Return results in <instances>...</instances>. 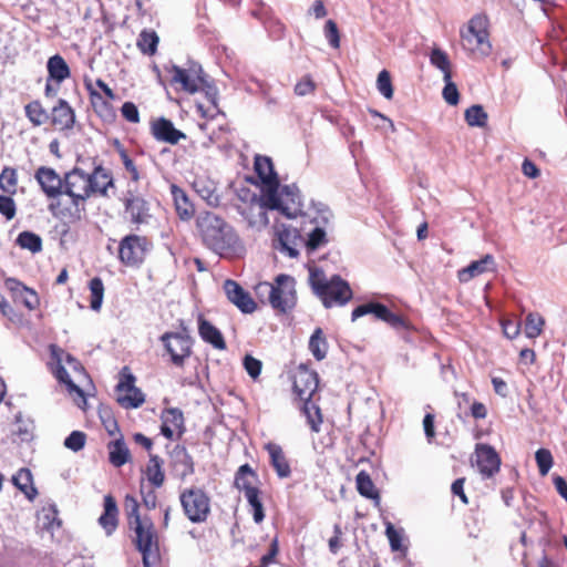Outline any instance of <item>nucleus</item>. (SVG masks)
<instances>
[{
	"label": "nucleus",
	"instance_id": "f257e3e1",
	"mask_svg": "<svg viewBox=\"0 0 567 567\" xmlns=\"http://www.w3.org/2000/svg\"><path fill=\"white\" fill-rule=\"evenodd\" d=\"M113 186V178L109 171L96 165L91 173L80 167L64 174L62 195L71 199L70 207H62L61 199L49 204V212L64 223V225L80 221L85 213V203L92 194H106L109 187Z\"/></svg>",
	"mask_w": 567,
	"mask_h": 567
},
{
	"label": "nucleus",
	"instance_id": "f03ea898",
	"mask_svg": "<svg viewBox=\"0 0 567 567\" xmlns=\"http://www.w3.org/2000/svg\"><path fill=\"white\" fill-rule=\"evenodd\" d=\"M278 210L287 218H296L302 212V200L298 187L284 185L281 195H275V203L268 200V193H261L259 197L252 195L249 203L238 206L239 214L252 228H264L269 224L267 210Z\"/></svg>",
	"mask_w": 567,
	"mask_h": 567
},
{
	"label": "nucleus",
	"instance_id": "7ed1b4c3",
	"mask_svg": "<svg viewBox=\"0 0 567 567\" xmlns=\"http://www.w3.org/2000/svg\"><path fill=\"white\" fill-rule=\"evenodd\" d=\"M196 229L203 244L223 258L240 257L245 246L235 228L213 212H200L196 216Z\"/></svg>",
	"mask_w": 567,
	"mask_h": 567
},
{
	"label": "nucleus",
	"instance_id": "20e7f679",
	"mask_svg": "<svg viewBox=\"0 0 567 567\" xmlns=\"http://www.w3.org/2000/svg\"><path fill=\"white\" fill-rule=\"evenodd\" d=\"M309 284L315 295L322 301L326 308L344 306L353 296L348 281L339 275H333L328 279L319 268L310 269Z\"/></svg>",
	"mask_w": 567,
	"mask_h": 567
},
{
	"label": "nucleus",
	"instance_id": "39448f33",
	"mask_svg": "<svg viewBox=\"0 0 567 567\" xmlns=\"http://www.w3.org/2000/svg\"><path fill=\"white\" fill-rule=\"evenodd\" d=\"M256 292L259 297L267 295L272 309L280 313L291 311L297 303L296 281L289 275H278L272 284L260 282Z\"/></svg>",
	"mask_w": 567,
	"mask_h": 567
},
{
	"label": "nucleus",
	"instance_id": "423d86ee",
	"mask_svg": "<svg viewBox=\"0 0 567 567\" xmlns=\"http://www.w3.org/2000/svg\"><path fill=\"white\" fill-rule=\"evenodd\" d=\"M179 502L185 516L195 524L207 520L210 513V498L200 487L192 486L181 491Z\"/></svg>",
	"mask_w": 567,
	"mask_h": 567
},
{
	"label": "nucleus",
	"instance_id": "0eeeda50",
	"mask_svg": "<svg viewBox=\"0 0 567 567\" xmlns=\"http://www.w3.org/2000/svg\"><path fill=\"white\" fill-rule=\"evenodd\" d=\"M488 18L485 14H475L468 21L467 30L462 32L463 45L481 56H486L492 51L488 40Z\"/></svg>",
	"mask_w": 567,
	"mask_h": 567
},
{
	"label": "nucleus",
	"instance_id": "6e6552de",
	"mask_svg": "<svg viewBox=\"0 0 567 567\" xmlns=\"http://www.w3.org/2000/svg\"><path fill=\"white\" fill-rule=\"evenodd\" d=\"M130 527L135 533V545L142 554L144 567H155L158 560V547L153 523L144 518L142 523Z\"/></svg>",
	"mask_w": 567,
	"mask_h": 567
},
{
	"label": "nucleus",
	"instance_id": "1a4fd4ad",
	"mask_svg": "<svg viewBox=\"0 0 567 567\" xmlns=\"http://www.w3.org/2000/svg\"><path fill=\"white\" fill-rule=\"evenodd\" d=\"M168 72L171 73L172 84H178L181 89L189 94H194L200 90L203 78L205 76L202 65L197 62L189 61L187 66H178L173 64Z\"/></svg>",
	"mask_w": 567,
	"mask_h": 567
},
{
	"label": "nucleus",
	"instance_id": "9d476101",
	"mask_svg": "<svg viewBox=\"0 0 567 567\" xmlns=\"http://www.w3.org/2000/svg\"><path fill=\"white\" fill-rule=\"evenodd\" d=\"M150 241L146 237L131 234L121 239L118 244V259L128 267L143 262L148 250Z\"/></svg>",
	"mask_w": 567,
	"mask_h": 567
},
{
	"label": "nucleus",
	"instance_id": "9b49d317",
	"mask_svg": "<svg viewBox=\"0 0 567 567\" xmlns=\"http://www.w3.org/2000/svg\"><path fill=\"white\" fill-rule=\"evenodd\" d=\"M161 341L171 355V361L176 367H183L185 360L192 354L193 340L184 332H165L161 336Z\"/></svg>",
	"mask_w": 567,
	"mask_h": 567
},
{
	"label": "nucleus",
	"instance_id": "f8f14e48",
	"mask_svg": "<svg viewBox=\"0 0 567 567\" xmlns=\"http://www.w3.org/2000/svg\"><path fill=\"white\" fill-rule=\"evenodd\" d=\"M255 172L261 182V193H268V200L275 203V195H281V188L278 175L274 168L270 157L257 155L255 157Z\"/></svg>",
	"mask_w": 567,
	"mask_h": 567
},
{
	"label": "nucleus",
	"instance_id": "ddd939ff",
	"mask_svg": "<svg viewBox=\"0 0 567 567\" xmlns=\"http://www.w3.org/2000/svg\"><path fill=\"white\" fill-rule=\"evenodd\" d=\"M365 315H373L377 319L386 322L394 329L403 330L409 327L402 317L393 313L385 305L380 302H368L358 306L352 311L351 320L355 321Z\"/></svg>",
	"mask_w": 567,
	"mask_h": 567
},
{
	"label": "nucleus",
	"instance_id": "4468645a",
	"mask_svg": "<svg viewBox=\"0 0 567 567\" xmlns=\"http://www.w3.org/2000/svg\"><path fill=\"white\" fill-rule=\"evenodd\" d=\"M125 213L130 215V221L134 225L147 224L151 218L150 204L142 196L127 190L123 199Z\"/></svg>",
	"mask_w": 567,
	"mask_h": 567
},
{
	"label": "nucleus",
	"instance_id": "2eb2a0df",
	"mask_svg": "<svg viewBox=\"0 0 567 567\" xmlns=\"http://www.w3.org/2000/svg\"><path fill=\"white\" fill-rule=\"evenodd\" d=\"M35 179L48 198L60 199L63 190V178L53 168L39 167L35 172Z\"/></svg>",
	"mask_w": 567,
	"mask_h": 567
},
{
	"label": "nucleus",
	"instance_id": "dca6fc26",
	"mask_svg": "<svg viewBox=\"0 0 567 567\" xmlns=\"http://www.w3.org/2000/svg\"><path fill=\"white\" fill-rule=\"evenodd\" d=\"M224 291L227 296V299L243 313H252L256 310L257 303L251 298L250 293L235 280H225Z\"/></svg>",
	"mask_w": 567,
	"mask_h": 567
},
{
	"label": "nucleus",
	"instance_id": "f3484780",
	"mask_svg": "<svg viewBox=\"0 0 567 567\" xmlns=\"http://www.w3.org/2000/svg\"><path fill=\"white\" fill-rule=\"evenodd\" d=\"M475 455L477 467L484 477L489 478L499 471L501 458L491 445L477 444Z\"/></svg>",
	"mask_w": 567,
	"mask_h": 567
},
{
	"label": "nucleus",
	"instance_id": "a211bd4d",
	"mask_svg": "<svg viewBox=\"0 0 567 567\" xmlns=\"http://www.w3.org/2000/svg\"><path fill=\"white\" fill-rule=\"evenodd\" d=\"M319 378L317 372L307 369L299 370L293 381V390L301 401L312 398L318 389Z\"/></svg>",
	"mask_w": 567,
	"mask_h": 567
},
{
	"label": "nucleus",
	"instance_id": "6ab92c4d",
	"mask_svg": "<svg viewBox=\"0 0 567 567\" xmlns=\"http://www.w3.org/2000/svg\"><path fill=\"white\" fill-rule=\"evenodd\" d=\"M152 134L157 141L169 144H177L179 140L186 138V135L165 117H159L152 123Z\"/></svg>",
	"mask_w": 567,
	"mask_h": 567
},
{
	"label": "nucleus",
	"instance_id": "aec40b11",
	"mask_svg": "<svg viewBox=\"0 0 567 567\" xmlns=\"http://www.w3.org/2000/svg\"><path fill=\"white\" fill-rule=\"evenodd\" d=\"M205 94V97L208 102V105L205 106L202 103L197 104V109L200 112L203 117L214 118L216 115L220 113L218 107V90L217 87L209 83L206 79V75L203 78V85H200V90Z\"/></svg>",
	"mask_w": 567,
	"mask_h": 567
},
{
	"label": "nucleus",
	"instance_id": "412c9836",
	"mask_svg": "<svg viewBox=\"0 0 567 567\" xmlns=\"http://www.w3.org/2000/svg\"><path fill=\"white\" fill-rule=\"evenodd\" d=\"M495 259L492 255L487 254L482 259L472 261L467 267L458 271V279L461 282H467L474 277L487 271H495Z\"/></svg>",
	"mask_w": 567,
	"mask_h": 567
},
{
	"label": "nucleus",
	"instance_id": "4be33fe9",
	"mask_svg": "<svg viewBox=\"0 0 567 567\" xmlns=\"http://www.w3.org/2000/svg\"><path fill=\"white\" fill-rule=\"evenodd\" d=\"M74 123L75 114L73 109L65 100L60 99L52 109V124L61 131H68L73 128Z\"/></svg>",
	"mask_w": 567,
	"mask_h": 567
},
{
	"label": "nucleus",
	"instance_id": "5701e85b",
	"mask_svg": "<svg viewBox=\"0 0 567 567\" xmlns=\"http://www.w3.org/2000/svg\"><path fill=\"white\" fill-rule=\"evenodd\" d=\"M270 457V464L280 478H287L291 474L289 462L280 445L269 442L265 445Z\"/></svg>",
	"mask_w": 567,
	"mask_h": 567
},
{
	"label": "nucleus",
	"instance_id": "b1692460",
	"mask_svg": "<svg viewBox=\"0 0 567 567\" xmlns=\"http://www.w3.org/2000/svg\"><path fill=\"white\" fill-rule=\"evenodd\" d=\"M198 333L200 338L217 350H225L226 342L219 329L203 317L198 318Z\"/></svg>",
	"mask_w": 567,
	"mask_h": 567
},
{
	"label": "nucleus",
	"instance_id": "393cba45",
	"mask_svg": "<svg viewBox=\"0 0 567 567\" xmlns=\"http://www.w3.org/2000/svg\"><path fill=\"white\" fill-rule=\"evenodd\" d=\"M118 509L113 496L106 495L104 497V512L99 518V524L105 530L106 535H112L117 527Z\"/></svg>",
	"mask_w": 567,
	"mask_h": 567
},
{
	"label": "nucleus",
	"instance_id": "a878e982",
	"mask_svg": "<svg viewBox=\"0 0 567 567\" xmlns=\"http://www.w3.org/2000/svg\"><path fill=\"white\" fill-rule=\"evenodd\" d=\"M173 467L181 480L194 474V461L185 447H176L173 452Z\"/></svg>",
	"mask_w": 567,
	"mask_h": 567
},
{
	"label": "nucleus",
	"instance_id": "bb28decb",
	"mask_svg": "<svg viewBox=\"0 0 567 567\" xmlns=\"http://www.w3.org/2000/svg\"><path fill=\"white\" fill-rule=\"evenodd\" d=\"M47 69L49 80L55 81L58 85L71 75L68 63L60 54L49 58Z\"/></svg>",
	"mask_w": 567,
	"mask_h": 567
},
{
	"label": "nucleus",
	"instance_id": "cd10ccee",
	"mask_svg": "<svg viewBox=\"0 0 567 567\" xmlns=\"http://www.w3.org/2000/svg\"><path fill=\"white\" fill-rule=\"evenodd\" d=\"M172 194L178 217L182 220H189L194 216L195 209L186 193L177 186L173 185Z\"/></svg>",
	"mask_w": 567,
	"mask_h": 567
},
{
	"label": "nucleus",
	"instance_id": "c85d7f7f",
	"mask_svg": "<svg viewBox=\"0 0 567 567\" xmlns=\"http://www.w3.org/2000/svg\"><path fill=\"white\" fill-rule=\"evenodd\" d=\"M38 518L42 524V528L51 533L59 529L62 525V520L59 518V509L54 503L43 506Z\"/></svg>",
	"mask_w": 567,
	"mask_h": 567
},
{
	"label": "nucleus",
	"instance_id": "c756f323",
	"mask_svg": "<svg viewBox=\"0 0 567 567\" xmlns=\"http://www.w3.org/2000/svg\"><path fill=\"white\" fill-rule=\"evenodd\" d=\"M163 460L158 455H150L148 464L146 465L145 475L147 481L154 488H159L165 481V475L162 470Z\"/></svg>",
	"mask_w": 567,
	"mask_h": 567
},
{
	"label": "nucleus",
	"instance_id": "7c9ffc66",
	"mask_svg": "<svg viewBox=\"0 0 567 567\" xmlns=\"http://www.w3.org/2000/svg\"><path fill=\"white\" fill-rule=\"evenodd\" d=\"M13 484L25 495L30 501H33L38 494L37 488L33 486L32 474L28 468H20L12 477Z\"/></svg>",
	"mask_w": 567,
	"mask_h": 567
},
{
	"label": "nucleus",
	"instance_id": "2f4dec72",
	"mask_svg": "<svg viewBox=\"0 0 567 567\" xmlns=\"http://www.w3.org/2000/svg\"><path fill=\"white\" fill-rule=\"evenodd\" d=\"M357 489L365 498L373 499L377 505L380 503V495L375 489L374 483L365 471L358 473L355 477Z\"/></svg>",
	"mask_w": 567,
	"mask_h": 567
},
{
	"label": "nucleus",
	"instance_id": "473e14b6",
	"mask_svg": "<svg viewBox=\"0 0 567 567\" xmlns=\"http://www.w3.org/2000/svg\"><path fill=\"white\" fill-rule=\"evenodd\" d=\"M256 480V474L251 470L248 464L241 465L236 475H235V486L240 492H244V495L248 494L249 489H256L254 486V481Z\"/></svg>",
	"mask_w": 567,
	"mask_h": 567
},
{
	"label": "nucleus",
	"instance_id": "72a5a7b5",
	"mask_svg": "<svg viewBox=\"0 0 567 567\" xmlns=\"http://www.w3.org/2000/svg\"><path fill=\"white\" fill-rule=\"evenodd\" d=\"M109 460L115 467H121L130 458V451L122 439L115 440L110 443Z\"/></svg>",
	"mask_w": 567,
	"mask_h": 567
},
{
	"label": "nucleus",
	"instance_id": "f704fd0d",
	"mask_svg": "<svg viewBox=\"0 0 567 567\" xmlns=\"http://www.w3.org/2000/svg\"><path fill=\"white\" fill-rule=\"evenodd\" d=\"M309 350L316 360L321 361L327 357L328 342L321 328H317L310 337Z\"/></svg>",
	"mask_w": 567,
	"mask_h": 567
},
{
	"label": "nucleus",
	"instance_id": "c9c22d12",
	"mask_svg": "<svg viewBox=\"0 0 567 567\" xmlns=\"http://www.w3.org/2000/svg\"><path fill=\"white\" fill-rule=\"evenodd\" d=\"M274 247L276 250L290 258H296L299 255V251L291 239V234L286 228L278 231L277 239L274 240Z\"/></svg>",
	"mask_w": 567,
	"mask_h": 567
},
{
	"label": "nucleus",
	"instance_id": "e433bc0d",
	"mask_svg": "<svg viewBox=\"0 0 567 567\" xmlns=\"http://www.w3.org/2000/svg\"><path fill=\"white\" fill-rule=\"evenodd\" d=\"M464 117L468 126L485 127L487 125L488 115L480 104L470 106L465 111Z\"/></svg>",
	"mask_w": 567,
	"mask_h": 567
},
{
	"label": "nucleus",
	"instance_id": "4c0bfd02",
	"mask_svg": "<svg viewBox=\"0 0 567 567\" xmlns=\"http://www.w3.org/2000/svg\"><path fill=\"white\" fill-rule=\"evenodd\" d=\"M545 326V319L537 312H529L525 318V336L535 339L542 334Z\"/></svg>",
	"mask_w": 567,
	"mask_h": 567
},
{
	"label": "nucleus",
	"instance_id": "58836bf2",
	"mask_svg": "<svg viewBox=\"0 0 567 567\" xmlns=\"http://www.w3.org/2000/svg\"><path fill=\"white\" fill-rule=\"evenodd\" d=\"M430 62L433 66L442 71L443 80L452 78L451 62L447 54L443 50L434 48L430 54Z\"/></svg>",
	"mask_w": 567,
	"mask_h": 567
},
{
	"label": "nucleus",
	"instance_id": "ea45409f",
	"mask_svg": "<svg viewBox=\"0 0 567 567\" xmlns=\"http://www.w3.org/2000/svg\"><path fill=\"white\" fill-rule=\"evenodd\" d=\"M158 41L159 39L155 31L143 30L138 35L137 47L141 52L153 55L157 50Z\"/></svg>",
	"mask_w": 567,
	"mask_h": 567
},
{
	"label": "nucleus",
	"instance_id": "a19ab883",
	"mask_svg": "<svg viewBox=\"0 0 567 567\" xmlns=\"http://www.w3.org/2000/svg\"><path fill=\"white\" fill-rule=\"evenodd\" d=\"M195 190L205 199L209 205L216 206L219 202V196L216 193L214 184L206 179H198L194 183Z\"/></svg>",
	"mask_w": 567,
	"mask_h": 567
},
{
	"label": "nucleus",
	"instance_id": "79ce46f5",
	"mask_svg": "<svg viewBox=\"0 0 567 567\" xmlns=\"http://www.w3.org/2000/svg\"><path fill=\"white\" fill-rule=\"evenodd\" d=\"M17 244L31 252H40L42 250V239L39 235L32 231H22L17 237Z\"/></svg>",
	"mask_w": 567,
	"mask_h": 567
},
{
	"label": "nucleus",
	"instance_id": "37998d69",
	"mask_svg": "<svg viewBox=\"0 0 567 567\" xmlns=\"http://www.w3.org/2000/svg\"><path fill=\"white\" fill-rule=\"evenodd\" d=\"M91 291L90 308L93 311H100L104 297V285L100 277H94L89 282Z\"/></svg>",
	"mask_w": 567,
	"mask_h": 567
},
{
	"label": "nucleus",
	"instance_id": "c03bdc74",
	"mask_svg": "<svg viewBox=\"0 0 567 567\" xmlns=\"http://www.w3.org/2000/svg\"><path fill=\"white\" fill-rule=\"evenodd\" d=\"M145 401L144 393L136 386L127 391L126 394H118L117 402L125 409H136Z\"/></svg>",
	"mask_w": 567,
	"mask_h": 567
},
{
	"label": "nucleus",
	"instance_id": "a18cd8bd",
	"mask_svg": "<svg viewBox=\"0 0 567 567\" xmlns=\"http://www.w3.org/2000/svg\"><path fill=\"white\" fill-rule=\"evenodd\" d=\"M302 412L307 417V422L313 432L320 431V424L322 422L320 409L310 400L303 401Z\"/></svg>",
	"mask_w": 567,
	"mask_h": 567
},
{
	"label": "nucleus",
	"instance_id": "49530a36",
	"mask_svg": "<svg viewBox=\"0 0 567 567\" xmlns=\"http://www.w3.org/2000/svg\"><path fill=\"white\" fill-rule=\"evenodd\" d=\"M25 116L34 126L42 125L48 120V113L39 101H32L24 107Z\"/></svg>",
	"mask_w": 567,
	"mask_h": 567
},
{
	"label": "nucleus",
	"instance_id": "de8ad7c7",
	"mask_svg": "<svg viewBox=\"0 0 567 567\" xmlns=\"http://www.w3.org/2000/svg\"><path fill=\"white\" fill-rule=\"evenodd\" d=\"M260 491L258 488L256 489H249L248 494L245 495V498L247 499L248 504L252 508V516L255 523L259 524L265 518V512L262 503L259 498Z\"/></svg>",
	"mask_w": 567,
	"mask_h": 567
},
{
	"label": "nucleus",
	"instance_id": "09e8293b",
	"mask_svg": "<svg viewBox=\"0 0 567 567\" xmlns=\"http://www.w3.org/2000/svg\"><path fill=\"white\" fill-rule=\"evenodd\" d=\"M385 535L389 539L392 551H406L408 548L403 546V529L398 530L391 522L385 523Z\"/></svg>",
	"mask_w": 567,
	"mask_h": 567
},
{
	"label": "nucleus",
	"instance_id": "8fccbe9b",
	"mask_svg": "<svg viewBox=\"0 0 567 567\" xmlns=\"http://www.w3.org/2000/svg\"><path fill=\"white\" fill-rule=\"evenodd\" d=\"M92 105L95 112L104 120H110L114 117V111L112 105L105 101L102 95L97 92L91 93Z\"/></svg>",
	"mask_w": 567,
	"mask_h": 567
},
{
	"label": "nucleus",
	"instance_id": "3c124183",
	"mask_svg": "<svg viewBox=\"0 0 567 567\" xmlns=\"http://www.w3.org/2000/svg\"><path fill=\"white\" fill-rule=\"evenodd\" d=\"M17 183V171L11 167H4L0 174V188L4 193L14 194Z\"/></svg>",
	"mask_w": 567,
	"mask_h": 567
},
{
	"label": "nucleus",
	"instance_id": "603ef678",
	"mask_svg": "<svg viewBox=\"0 0 567 567\" xmlns=\"http://www.w3.org/2000/svg\"><path fill=\"white\" fill-rule=\"evenodd\" d=\"M535 460L538 466L539 474L542 476L547 475L554 464L550 451L547 449L537 450L535 453Z\"/></svg>",
	"mask_w": 567,
	"mask_h": 567
},
{
	"label": "nucleus",
	"instance_id": "864d4df0",
	"mask_svg": "<svg viewBox=\"0 0 567 567\" xmlns=\"http://www.w3.org/2000/svg\"><path fill=\"white\" fill-rule=\"evenodd\" d=\"M125 511L128 517L130 526L142 523L144 518H141L138 513V502L134 496L126 495L124 501Z\"/></svg>",
	"mask_w": 567,
	"mask_h": 567
},
{
	"label": "nucleus",
	"instance_id": "5fc2aeb1",
	"mask_svg": "<svg viewBox=\"0 0 567 567\" xmlns=\"http://www.w3.org/2000/svg\"><path fill=\"white\" fill-rule=\"evenodd\" d=\"M377 87L382 96L388 100L393 97V86L391 82V75L386 70H382L377 79Z\"/></svg>",
	"mask_w": 567,
	"mask_h": 567
},
{
	"label": "nucleus",
	"instance_id": "6e6d98bb",
	"mask_svg": "<svg viewBox=\"0 0 567 567\" xmlns=\"http://www.w3.org/2000/svg\"><path fill=\"white\" fill-rule=\"evenodd\" d=\"M162 421L171 425L174 430H178L184 423L183 413L176 408L166 409L162 414Z\"/></svg>",
	"mask_w": 567,
	"mask_h": 567
},
{
	"label": "nucleus",
	"instance_id": "4d7b16f0",
	"mask_svg": "<svg viewBox=\"0 0 567 567\" xmlns=\"http://www.w3.org/2000/svg\"><path fill=\"white\" fill-rule=\"evenodd\" d=\"M327 243L326 230L321 226H316L309 234L307 239V248L316 250Z\"/></svg>",
	"mask_w": 567,
	"mask_h": 567
},
{
	"label": "nucleus",
	"instance_id": "13d9d810",
	"mask_svg": "<svg viewBox=\"0 0 567 567\" xmlns=\"http://www.w3.org/2000/svg\"><path fill=\"white\" fill-rule=\"evenodd\" d=\"M86 442V434L81 431H73L64 440V446L73 452L81 451Z\"/></svg>",
	"mask_w": 567,
	"mask_h": 567
},
{
	"label": "nucleus",
	"instance_id": "bf43d9fd",
	"mask_svg": "<svg viewBox=\"0 0 567 567\" xmlns=\"http://www.w3.org/2000/svg\"><path fill=\"white\" fill-rule=\"evenodd\" d=\"M323 32L330 47L338 49L340 47V33L337 23L333 20H328L324 24Z\"/></svg>",
	"mask_w": 567,
	"mask_h": 567
},
{
	"label": "nucleus",
	"instance_id": "052dcab7",
	"mask_svg": "<svg viewBox=\"0 0 567 567\" xmlns=\"http://www.w3.org/2000/svg\"><path fill=\"white\" fill-rule=\"evenodd\" d=\"M135 388V377L130 372L127 367H124L120 373V381L116 385V391L118 394L122 392H127Z\"/></svg>",
	"mask_w": 567,
	"mask_h": 567
},
{
	"label": "nucleus",
	"instance_id": "680f3d73",
	"mask_svg": "<svg viewBox=\"0 0 567 567\" xmlns=\"http://www.w3.org/2000/svg\"><path fill=\"white\" fill-rule=\"evenodd\" d=\"M118 153L125 171L131 176V181L134 183L138 182L141 178L140 171L137 166L134 164L133 159L128 156L127 152L124 148H121Z\"/></svg>",
	"mask_w": 567,
	"mask_h": 567
},
{
	"label": "nucleus",
	"instance_id": "e2e57ef3",
	"mask_svg": "<svg viewBox=\"0 0 567 567\" xmlns=\"http://www.w3.org/2000/svg\"><path fill=\"white\" fill-rule=\"evenodd\" d=\"M317 84L310 75L302 76L295 85V93L298 96H306L315 92Z\"/></svg>",
	"mask_w": 567,
	"mask_h": 567
},
{
	"label": "nucleus",
	"instance_id": "0e129e2a",
	"mask_svg": "<svg viewBox=\"0 0 567 567\" xmlns=\"http://www.w3.org/2000/svg\"><path fill=\"white\" fill-rule=\"evenodd\" d=\"M445 86L442 95L445 102L450 105H456L460 101L458 90L455 83L452 82V78L444 80Z\"/></svg>",
	"mask_w": 567,
	"mask_h": 567
},
{
	"label": "nucleus",
	"instance_id": "69168bd1",
	"mask_svg": "<svg viewBox=\"0 0 567 567\" xmlns=\"http://www.w3.org/2000/svg\"><path fill=\"white\" fill-rule=\"evenodd\" d=\"M244 367L249 377L257 379L260 375L262 363L260 360L247 354L244 358Z\"/></svg>",
	"mask_w": 567,
	"mask_h": 567
},
{
	"label": "nucleus",
	"instance_id": "338daca9",
	"mask_svg": "<svg viewBox=\"0 0 567 567\" xmlns=\"http://www.w3.org/2000/svg\"><path fill=\"white\" fill-rule=\"evenodd\" d=\"M0 214L8 220L16 216V203L10 196L0 195Z\"/></svg>",
	"mask_w": 567,
	"mask_h": 567
},
{
	"label": "nucleus",
	"instance_id": "774afa93",
	"mask_svg": "<svg viewBox=\"0 0 567 567\" xmlns=\"http://www.w3.org/2000/svg\"><path fill=\"white\" fill-rule=\"evenodd\" d=\"M502 328L505 337L513 340L519 336L522 322L519 320H503Z\"/></svg>",
	"mask_w": 567,
	"mask_h": 567
}]
</instances>
